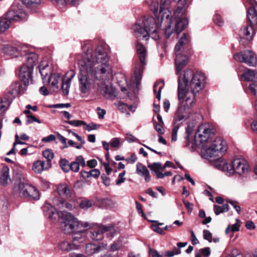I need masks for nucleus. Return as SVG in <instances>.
I'll return each mask as SVG.
<instances>
[{
	"label": "nucleus",
	"mask_w": 257,
	"mask_h": 257,
	"mask_svg": "<svg viewBox=\"0 0 257 257\" xmlns=\"http://www.w3.org/2000/svg\"><path fill=\"white\" fill-rule=\"evenodd\" d=\"M76 59L79 69L78 74L79 89L86 93L97 86L105 95L111 96L114 88L111 84L113 71L108 63V57L102 46H98L94 53L87 48L82 58L77 55Z\"/></svg>",
	"instance_id": "1"
},
{
	"label": "nucleus",
	"mask_w": 257,
	"mask_h": 257,
	"mask_svg": "<svg viewBox=\"0 0 257 257\" xmlns=\"http://www.w3.org/2000/svg\"><path fill=\"white\" fill-rule=\"evenodd\" d=\"M171 0H150L148 5L151 10L156 16L160 15L158 22L153 17H145L138 19L132 27V31L138 40L147 41L150 38L157 40L159 38L158 29L162 24H166L165 36L169 38L173 35H178L184 29L187 21L184 20L182 26L179 23H173V20L170 18L171 12L169 10Z\"/></svg>",
	"instance_id": "2"
},
{
	"label": "nucleus",
	"mask_w": 257,
	"mask_h": 257,
	"mask_svg": "<svg viewBox=\"0 0 257 257\" xmlns=\"http://www.w3.org/2000/svg\"><path fill=\"white\" fill-rule=\"evenodd\" d=\"M205 77L202 73L193 75L190 70L184 72L178 79V97L179 103L174 116V123L188 119L193 112L196 94L203 87Z\"/></svg>",
	"instance_id": "3"
},
{
	"label": "nucleus",
	"mask_w": 257,
	"mask_h": 257,
	"mask_svg": "<svg viewBox=\"0 0 257 257\" xmlns=\"http://www.w3.org/2000/svg\"><path fill=\"white\" fill-rule=\"evenodd\" d=\"M45 215L49 219L56 221L59 217L63 221L61 222L60 227L66 234L71 233L80 228H88L91 225L87 221H79L71 213L62 211L58 212L56 209L50 204L46 203L43 206Z\"/></svg>",
	"instance_id": "4"
},
{
	"label": "nucleus",
	"mask_w": 257,
	"mask_h": 257,
	"mask_svg": "<svg viewBox=\"0 0 257 257\" xmlns=\"http://www.w3.org/2000/svg\"><path fill=\"white\" fill-rule=\"evenodd\" d=\"M220 168L226 172L229 175L236 173L239 175H246L250 171L247 161L242 158H235L230 163L220 162Z\"/></svg>",
	"instance_id": "5"
},
{
	"label": "nucleus",
	"mask_w": 257,
	"mask_h": 257,
	"mask_svg": "<svg viewBox=\"0 0 257 257\" xmlns=\"http://www.w3.org/2000/svg\"><path fill=\"white\" fill-rule=\"evenodd\" d=\"M226 150V142L221 138H216L212 145L202 152V155L207 160L218 161Z\"/></svg>",
	"instance_id": "6"
},
{
	"label": "nucleus",
	"mask_w": 257,
	"mask_h": 257,
	"mask_svg": "<svg viewBox=\"0 0 257 257\" xmlns=\"http://www.w3.org/2000/svg\"><path fill=\"white\" fill-rule=\"evenodd\" d=\"M136 49L139 60L136 63L134 83L136 87L139 89L143 73L147 64V50L146 48L139 42L137 44Z\"/></svg>",
	"instance_id": "7"
},
{
	"label": "nucleus",
	"mask_w": 257,
	"mask_h": 257,
	"mask_svg": "<svg viewBox=\"0 0 257 257\" xmlns=\"http://www.w3.org/2000/svg\"><path fill=\"white\" fill-rule=\"evenodd\" d=\"M91 225L86 229H90L89 231L90 236L93 240H100L103 238L104 232H109L108 235L112 238L116 233L114 226L112 224L99 225L93 223H89ZM87 233L88 232H87Z\"/></svg>",
	"instance_id": "8"
},
{
	"label": "nucleus",
	"mask_w": 257,
	"mask_h": 257,
	"mask_svg": "<svg viewBox=\"0 0 257 257\" xmlns=\"http://www.w3.org/2000/svg\"><path fill=\"white\" fill-rule=\"evenodd\" d=\"M15 189L19 191L20 195L29 199L38 200L40 194L37 189L28 184L23 178H20L19 182L15 183Z\"/></svg>",
	"instance_id": "9"
},
{
	"label": "nucleus",
	"mask_w": 257,
	"mask_h": 257,
	"mask_svg": "<svg viewBox=\"0 0 257 257\" xmlns=\"http://www.w3.org/2000/svg\"><path fill=\"white\" fill-rule=\"evenodd\" d=\"M189 42V38L187 35L184 33L181 38L179 40L178 42L175 47V53L176 55L175 65L177 74H179L183 68L185 66L187 61V57L186 55L182 54L184 45L187 44Z\"/></svg>",
	"instance_id": "10"
},
{
	"label": "nucleus",
	"mask_w": 257,
	"mask_h": 257,
	"mask_svg": "<svg viewBox=\"0 0 257 257\" xmlns=\"http://www.w3.org/2000/svg\"><path fill=\"white\" fill-rule=\"evenodd\" d=\"M1 51L5 55L12 58L22 57L23 53L28 51V47L25 45L4 44L0 46Z\"/></svg>",
	"instance_id": "11"
},
{
	"label": "nucleus",
	"mask_w": 257,
	"mask_h": 257,
	"mask_svg": "<svg viewBox=\"0 0 257 257\" xmlns=\"http://www.w3.org/2000/svg\"><path fill=\"white\" fill-rule=\"evenodd\" d=\"M6 17L10 22H14L26 20L28 18V15L23 9L22 6L14 5L7 12Z\"/></svg>",
	"instance_id": "12"
},
{
	"label": "nucleus",
	"mask_w": 257,
	"mask_h": 257,
	"mask_svg": "<svg viewBox=\"0 0 257 257\" xmlns=\"http://www.w3.org/2000/svg\"><path fill=\"white\" fill-rule=\"evenodd\" d=\"M235 60L244 63L249 66H255L257 64V58L251 50H244L234 55Z\"/></svg>",
	"instance_id": "13"
},
{
	"label": "nucleus",
	"mask_w": 257,
	"mask_h": 257,
	"mask_svg": "<svg viewBox=\"0 0 257 257\" xmlns=\"http://www.w3.org/2000/svg\"><path fill=\"white\" fill-rule=\"evenodd\" d=\"M212 134V130L209 124H202L198 128L195 135V139L200 143L207 142L210 138Z\"/></svg>",
	"instance_id": "14"
},
{
	"label": "nucleus",
	"mask_w": 257,
	"mask_h": 257,
	"mask_svg": "<svg viewBox=\"0 0 257 257\" xmlns=\"http://www.w3.org/2000/svg\"><path fill=\"white\" fill-rule=\"evenodd\" d=\"M33 68L24 64L20 69L19 77L25 86H27L32 79V72Z\"/></svg>",
	"instance_id": "15"
},
{
	"label": "nucleus",
	"mask_w": 257,
	"mask_h": 257,
	"mask_svg": "<svg viewBox=\"0 0 257 257\" xmlns=\"http://www.w3.org/2000/svg\"><path fill=\"white\" fill-rule=\"evenodd\" d=\"M72 237V243L73 246L75 247L76 249H78L81 244L83 243L86 239V235L87 234V229L85 228L79 229L73 232Z\"/></svg>",
	"instance_id": "16"
},
{
	"label": "nucleus",
	"mask_w": 257,
	"mask_h": 257,
	"mask_svg": "<svg viewBox=\"0 0 257 257\" xmlns=\"http://www.w3.org/2000/svg\"><path fill=\"white\" fill-rule=\"evenodd\" d=\"M107 244L103 243L98 244L89 243L86 245V253L90 255L98 253L106 249Z\"/></svg>",
	"instance_id": "17"
},
{
	"label": "nucleus",
	"mask_w": 257,
	"mask_h": 257,
	"mask_svg": "<svg viewBox=\"0 0 257 257\" xmlns=\"http://www.w3.org/2000/svg\"><path fill=\"white\" fill-rule=\"evenodd\" d=\"M254 34V31L252 25L249 24L243 26L240 30L239 36L241 39L246 40H251Z\"/></svg>",
	"instance_id": "18"
},
{
	"label": "nucleus",
	"mask_w": 257,
	"mask_h": 257,
	"mask_svg": "<svg viewBox=\"0 0 257 257\" xmlns=\"http://www.w3.org/2000/svg\"><path fill=\"white\" fill-rule=\"evenodd\" d=\"M22 57L25 59V63L24 64H26L32 68H34L38 61V55L35 53L30 52L28 49L27 52L23 53Z\"/></svg>",
	"instance_id": "19"
},
{
	"label": "nucleus",
	"mask_w": 257,
	"mask_h": 257,
	"mask_svg": "<svg viewBox=\"0 0 257 257\" xmlns=\"http://www.w3.org/2000/svg\"><path fill=\"white\" fill-rule=\"evenodd\" d=\"M251 5L252 7L248 9L247 16L250 24L253 26L257 24V3L252 1Z\"/></svg>",
	"instance_id": "20"
},
{
	"label": "nucleus",
	"mask_w": 257,
	"mask_h": 257,
	"mask_svg": "<svg viewBox=\"0 0 257 257\" xmlns=\"http://www.w3.org/2000/svg\"><path fill=\"white\" fill-rule=\"evenodd\" d=\"M177 3L176 9L175 10V16L183 15L186 9L191 4V0H174Z\"/></svg>",
	"instance_id": "21"
},
{
	"label": "nucleus",
	"mask_w": 257,
	"mask_h": 257,
	"mask_svg": "<svg viewBox=\"0 0 257 257\" xmlns=\"http://www.w3.org/2000/svg\"><path fill=\"white\" fill-rule=\"evenodd\" d=\"M60 80V75L59 73H51L47 81V85L53 90L56 91L59 89V82Z\"/></svg>",
	"instance_id": "22"
},
{
	"label": "nucleus",
	"mask_w": 257,
	"mask_h": 257,
	"mask_svg": "<svg viewBox=\"0 0 257 257\" xmlns=\"http://www.w3.org/2000/svg\"><path fill=\"white\" fill-rule=\"evenodd\" d=\"M51 167V163L41 160L35 161L33 165L32 170L37 174H40L43 171L47 170Z\"/></svg>",
	"instance_id": "23"
},
{
	"label": "nucleus",
	"mask_w": 257,
	"mask_h": 257,
	"mask_svg": "<svg viewBox=\"0 0 257 257\" xmlns=\"http://www.w3.org/2000/svg\"><path fill=\"white\" fill-rule=\"evenodd\" d=\"M22 86L19 82H14L12 84L10 87L7 94L6 95L10 98V99L13 100V98L19 93L23 92Z\"/></svg>",
	"instance_id": "24"
},
{
	"label": "nucleus",
	"mask_w": 257,
	"mask_h": 257,
	"mask_svg": "<svg viewBox=\"0 0 257 257\" xmlns=\"http://www.w3.org/2000/svg\"><path fill=\"white\" fill-rule=\"evenodd\" d=\"M136 172L139 175L144 177L147 182L151 181V176L149 170L145 165L141 163H138L136 165Z\"/></svg>",
	"instance_id": "25"
},
{
	"label": "nucleus",
	"mask_w": 257,
	"mask_h": 257,
	"mask_svg": "<svg viewBox=\"0 0 257 257\" xmlns=\"http://www.w3.org/2000/svg\"><path fill=\"white\" fill-rule=\"evenodd\" d=\"M241 77L246 81H257V71L249 68H246L241 74Z\"/></svg>",
	"instance_id": "26"
},
{
	"label": "nucleus",
	"mask_w": 257,
	"mask_h": 257,
	"mask_svg": "<svg viewBox=\"0 0 257 257\" xmlns=\"http://www.w3.org/2000/svg\"><path fill=\"white\" fill-rule=\"evenodd\" d=\"M10 181V169L8 166H4L0 173V183L3 186H6Z\"/></svg>",
	"instance_id": "27"
},
{
	"label": "nucleus",
	"mask_w": 257,
	"mask_h": 257,
	"mask_svg": "<svg viewBox=\"0 0 257 257\" xmlns=\"http://www.w3.org/2000/svg\"><path fill=\"white\" fill-rule=\"evenodd\" d=\"M58 194L64 197L69 198L71 196L72 191L69 186L66 184H61L57 187Z\"/></svg>",
	"instance_id": "28"
},
{
	"label": "nucleus",
	"mask_w": 257,
	"mask_h": 257,
	"mask_svg": "<svg viewBox=\"0 0 257 257\" xmlns=\"http://www.w3.org/2000/svg\"><path fill=\"white\" fill-rule=\"evenodd\" d=\"M74 76L73 72H71V76L68 78H65L62 80L61 89L63 94L65 96L68 95L69 92V89L71 86V81Z\"/></svg>",
	"instance_id": "29"
},
{
	"label": "nucleus",
	"mask_w": 257,
	"mask_h": 257,
	"mask_svg": "<svg viewBox=\"0 0 257 257\" xmlns=\"http://www.w3.org/2000/svg\"><path fill=\"white\" fill-rule=\"evenodd\" d=\"M73 244L70 241H63L61 242L59 245V248L63 251H69L71 250L76 249L75 246H73Z\"/></svg>",
	"instance_id": "30"
},
{
	"label": "nucleus",
	"mask_w": 257,
	"mask_h": 257,
	"mask_svg": "<svg viewBox=\"0 0 257 257\" xmlns=\"http://www.w3.org/2000/svg\"><path fill=\"white\" fill-rule=\"evenodd\" d=\"M39 71L43 81L45 82L47 76L50 73V69L47 63L41 64L39 66Z\"/></svg>",
	"instance_id": "31"
},
{
	"label": "nucleus",
	"mask_w": 257,
	"mask_h": 257,
	"mask_svg": "<svg viewBox=\"0 0 257 257\" xmlns=\"http://www.w3.org/2000/svg\"><path fill=\"white\" fill-rule=\"evenodd\" d=\"M13 100L10 99L9 97L6 95L3 98L0 99V111L4 112L6 111L9 107L10 103Z\"/></svg>",
	"instance_id": "32"
},
{
	"label": "nucleus",
	"mask_w": 257,
	"mask_h": 257,
	"mask_svg": "<svg viewBox=\"0 0 257 257\" xmlns=\"http://www.w3.org/2000/svg\"><path fill=\"white\" fill-rule=\"evenodd\" d=\"M229 210V206L227 204H223L222 206L214 205V211L216 215L221 213L227 212Z\"/></svg>",
	"instance_id": "33"
},
{
	"label": "nucleus",
	"mask_w": 257,
	"mask_h": 257,
	"mask_svg": "<svg viewBox=\"0 0 257 257\" xmlns=\"http://www.w3.org/2000/svg\"><path fill=\"white\" fill-rule=\"evenodd\" d=\"M58 201L57 199H55L53 200L54 203L59 208H66L68 210H72L73 208V205L71 204L70 203L64 201V200H61L59 201V203H57V201Z\"/></svg>",
	"instance_id": "34"
},
{
	"label": "nucleus",
	"mask_w": 257,
	"mask_h": 257,
	"mask_svg": "<svg viewBox=\"0 0 257 257\" xmlns=\"http://www.w3.org/2000/svg\"><path fill=\"white\" fill-rule=\"evenodd\" d=\"M10 22L6 18H0V32H4L10 27Z\"/></svg>",
	"instance_id": "35"
},
{
	"label": "nucleus",
	"mask_w": 257,
	"mask_h": 257,
	"mask_svg": "<svg viewBox=\"0 0 257 257\" xmlns=\"http://www.w3.org/2000/svg\"><path fill=\"white\" fill-rule=\"evenodd\" d=\"M182 15H178L175 16V14H173V16L170 17V18H172L173 20V23H179V26H182L183 24L182 22L184 20H186L187 21V24L184 26V29L187 27L188 24V21L185 18L182 17Z\"/></svg>",
	"instance_id": "36"
},
{
	"label": "nucleus",
	"mask_w": 257,
	"mask_h": 257,
	"mask_svg": "<svg viewBox=\"0 0 257 257\" xmlns=\"http://www.w3.org/2000/svg\"><path fill=\"white\" fill-rule=\"evenodd\" d=\"M60 166L62 170L65 172H68L70 170V164L66 159H61L59 162Z\"/></svg>",
	"instance_id": "37"
},
{
	"label": "nucleus",
	"mask_w": 257,
	"mask_h": 257,
	"mask_svg": "<svg viewBox=\"0 0 257 257\" xmlns=\"http://www.w3.org/2000/svg\"><path fill=\"white\" fill-rule=\"evenodd\" d=\"M22 1L28 8L36 7L41 3V0H22Z\"/></svg>",
	"instance_id": "38"
},
{
	"label": "nucleus",
	"mask_w": 257,
	"mask_h": 257,
	"mask_svg": "<svg viewBox=\"0 0 257 257\" xmlns=\"http://www.w3.org/2000/svg\"><path fill=\"white\" fill-rule=\"evenodd\" d=\"M43 155L47 159L46 162L51 163L54 158V153L50 149H46L43 152Z\"/></svg>",
	"instance_id": "39"
},
{
	"label": "nucleus",
	"mask_w": 257,
	"mask_h": 257,
	"mask_svg": "<svg viewBox=\"0 0 257 257\" xmlns=\"http://www.w3.org/2000/svg\"><path fill=\"white\" fill-rule=\"evenodd\" d=\"M92 206V203L90 200L87 199L82 200L80 203L79 206L83 209H87Z\"/></svg>",
	"instance_id": "40"
},
{
	"label": "nucleus",
	"mask_w": 257,
	"mask_h": 257,
	"mask_svg": "<svg viewBox=\"0 0 257 257\" xmlns=\"http://www.w3.org/2000/svg\"><path fill=\"white\" fill-rule=\"evenodd\" d=\"M114 105L122 112H125L127 109V105L120 101L115 102Z\"/></svg>",
	"instance_id": "41"
},
{
	"label": "nucleus",
	"mask_w": 257,
	"mask_h": 257,
	"mask_svg": "<svg viewBox=\"0 0 257 257\" xmlns=\"http://www.w3.org/2000/svg\"><path fill=\"white\" fill-rule=\"evenodd\" d=\"M148 167L153 172H156L158 171L159 170H161V164L160 163H154L152 164L148 165Z\"/></svg>",
	"instance_id": "42"
},
{
	"label": "nucleus",
	"mask_w": 257,
	"mask_h": 257,
	"mask_svg": "<svg viewBox=\"0 0 257 257\" xmlns=\"http://www.w3.org/2000/svg\"><path fill=\"white\" fill-rule=\"evenodd\" d=\"M239 225L237 222L232 226L229 225L225 230V232L228 233L230 231L234 232L239 230Z\"/></svg>",
	"instance_id": "43"
},
{
	"label": "nucleus",
	"mask_w": 257,
	"mask_h": 257,
	"mask_svg": "<svg viewBox=\"0 0 257 257\" xmlns=\"http://www.w3.org/2000/svg\"><path fill=\"white\" fill-rule=\"evenodd\" d=\"M85 127V128L88 131H91L92 130H95L98 129L100 127L99 124H95L93 123H90L89 124H83Z\"/></svg>",
	"instance_id": "44"
},
{
	"label": "nucleus",
	"mask_w": 257,
	"mask_h": 257,
	"mask_svg": "<svg viewBox=\"0 0 257 257\" xmlns=\"http://www.w3.org/2000/svg\"><path fill=\"white\" fill-rule=\"evenodd\" d=\"M18 144L25 145V144H26V143L24 142L21 141L20 140H19L17 141H15L14 143L13 148L9 152H8L7 153V155H10L12 154H16L15 147H16V146Z\"/></svg>",
	"instance_id": "45"
},
{
	"label": "nucleus",
	"mask_w": 257,
	"mask_h": 257,
	"mask_svg": "<svg viewBox=\"0 0 257 257\" xmlns=\"http://www.w3.org/2000/svg\"><path fill=\"white\" fill-rule=\"evenodd\" d=\"M33 122H36L38 123H40L41 122V121L37 119L35 116H34L33 115H28L27 116V120L26 122L28 124L31 123Z\"/></svg>",
	"instance_id": "46"
},
{
	"label": "nucleus",
	"mask_w": 257,
	"mask_h": 257,
	"mask_svg": "<svg viewBox=\"0 0 257 257\" xmlns=\"http://www.w3.org/2000/svg\"><path fill=\"white\" fill-rule=\"evenodd\" d=\"M214 21L215 23L219 26H222L223 24V23H224V21H223L222 18H221V17L217 14H216L215 15L214 18Z\"/></svg>",
	"instance_id": "47"
},
{
	"label": "nucleus",
	"mask_w": 257,
	"mask_h": 257,
	"mask_svg": "<svg viewBox=\"0 0 257 257\" xmlns=\"http://www.w3.org/2000/svg\"><path fill=\"white\" fill-rule=\"evenodd\" d=\"M121 243H120V239L117 241L114 242L110 246V250L115 251L118 250L121 247Z\"/></svg>",
	"instance_id": "48"
},
{
	"label": "nucleus",
	"mask_w": 257,
	"mask_h": 257,
	"mask_svg": "<svg viewBox=\"0 0 257 257\" xmlns=\"http://www.w3.org/2000/svg\"><path fill=\"white\" fill-rule=\"evenodd\" d=\"M68 123L71 124V125L74 126H79L81 125L86 124V123L82 120H69L66 121Z\"/></svg>",
	"instance_id": "49"
},
{
	"label": "nucleus",
	"mask_w": 257,
	"mask_h": 257,
	"mask_svg": "<svg viewBox=\"0 0 257 257\" xmlns=\"http://www.w3.org/2000/svg\"><path fill=\"white\" fill-rule=\"evenodd\" d=\"M248 89L252 94L257 97V85L254 83H251L249 85Z\"/></svg>",
	"instance_id": "50"
},
{
	"label": "nucleus",
	"mask_w": 257,
	"mask_h": 257,
	"mask_svg": "<svg viewBox=\"0 0 257 257\" xmlns=\"http://www.w3.org/2000/svg\"><path fill=\"white\" fill-rule=\"evenodd\" d=\"M151 228L154 231L160 234L164 235L165 233L163 229L158 226V225H156L155 224L153 223L151 225Z\"/></svg>",
	"instance_id": "51"
},
{
	"label": "nucleus",
	"mask_w": 257,
	"mask_h": 257,
	"mask_svg": "<svg viewBox=\"0 0 257 257\" xmlns=\"http://www.w3.org/2000/svg\"><path fill=\"white\" fill-rule=\"evenodd\" d=\"M125 173V171H123V172L119 173L118 179L116 181V184L117 185H120L124 182L125 180V178L124 177Z\"/></svg>",
	"instance_id": "52"
},
{
	"label": "nucleus",
	"mask_w": 257,
	"mask_h": 257,
	"mask_svg": "<svg viewBox=\"0 0 257 257\" xmlns=\"http://www.w3.org/2000/svg\"><path fill=\"white\" fill-rule=\"evenodd\" d=\"M179 125H176L173 128L172 133V140L173 141H176L177 139V132L179 130Z\"/></svg>",
	"instance_id": "53"
},
{
	"label": "nucleus",
	"mask_w": 257,
	"mask_h": 257,
	"mask_svg": "<svg viewBox=\"0 0 257 257\" xmlns=\"http://www.w3.org/2000/svg\"><path fill=\"white\" fill-rule=\"evenodd\" d=\"M227 202L231 204L233 207V208L235 209L238 214H240V207L239 205H237V202L233 200H229L227 201Z\"/></svg>",
	"instance_id": "54"
},
{
	"label": "nucleus",
	"mask_w": 257,
	"mask_h": 257,
	"mask_svg": "<svg viewBox=\"0 0 257 257\" xmlns=\"http://www.w3.org/2000/svg\"><path fill=\"white\" fill-rule=\"evenodd\" d=\"M163 125L162 123H156L155 125V128L156 131L160 135H163L164 134V129L163 128Z\"/></svg>",
	"instance_id": "55"
},
{
	"label": "nucleus",
	"mask_w": 257,
	"mask_h": 257,
	"mask_svg": "<svg viewBox=\"0 0 257 257\" xmlns=\"http://www.w3.org/2000/svg\"><path fill=\"white\" fill-rule=\"evenodd\" d=\"M79 166L77 162L73 161L70 164V170L73 172H77L79 170Z\"/></svg>",
	"instance_id": "56"
},
{
	"label": "nucleus",
	"mask_w": 257,
	"mask_h": 257,
	"mask_svg": "<svg viewBox=\"0 0 257 257\" xmlns=\"http://www.w3.org/2000/svg\"><path fill=\"white\" fill-rule=\"evenodd\" d=\"M203 237L206 240H207L209 242L212 241V234L208 230H204L203 231Z\"/></svg>",
	"instance_id": "57"
},
{
	"label": "nucleus",
	"mask_w": 257,
	"mask_h": 257,
	"mask_svg": "<svg viewBox=\"0 0 257 257\" xmlns=\"http://www.w3.org/2000/svg\"><path fill=\"white\" fill-rule=\"evenodd\" d=\"M97 114L98 118L102 119L104 118L105 114H106V110L104 109H102L99 107L97 108Z\"/></svg>",
	"instance_id": "58"
},
{
	"label": "nucleus",
	"mask_w": 257,
	"mask_h": 257,
	"mask_svg": "<svg viewBox=\"0 0 257 257\" xmlns=\"http://www.w3.org/2000/svg\"><path fill=\"white\" fill-rule=\"evenodd\" d=\"M76 162H77L79 165H81L82 166H85V161L82 156H77L76 158V160L75 161Z\"/></svg>",
	"instance_id": "59"
},
{
	"label": "nucleus",
	"mask_w": 257,
	"mask_h": 257,
	"mask_svg": "<svg viewBox=\"0 0 257 257\" xmlns=\"http://www.w3.org/2000/svg\"><path fill=\"white\" fill-rule=\"evenodd\" d=\"M56 139V137L54 135H50L49 136L44 137L42 139L43 142H49L54 141Z\"/></svg>",
	"instance_id": "60"
},
{
	"label": "nucleus",
	"mask_w": 257,
	"mask_h": 257,
	"mask_svg": "<svg viewBox=\"0 0 257 257\" xmlns=\"http://www.w3.org/2000/svg\"><path fill=\"white\" fill-rule=\"evenodd\" d=\"M200 252L205 256H208L210 254V248L205 247L200 249Z\"/></svg>",
	"instance_id": "61"
},
{
	"label": "nucleus",
	"mask_w": 257,
	"mask_h": 257,
	"mask_svg": "<svg viewBox=\"0 0 257 257\" xmlns=\"http://www.w3.org/2000/svg\"><path fill=\"white\" fill-rule=\"evenodd\" d=\"M183 202L187 209L188 212H191L193 209V204L187 200H183Z\"/></svg>",
	"instance_id": "62"
},
{
	"label": "nucleus",
	"mask_w": 257,
	"mask_h": 257,
	"mask_svg": "<svg viewBox=\"0 0 257 257\" xmlns=\"http://www.w3.org/2000/svg\"><path fill=\"white\" fill-rule=\"evenodd\" d=\"M191 242L193 245H196L199 243V241L196 238L195 233H194L193 231H191Z\"/></svg>",
	"instance_id": "63"
},
{
	"label": "nucleus",
	"mask_w": 257,
	"mask_h": 257,
	"mask_svg": "<svg viewBox=\"0 0 257 257\" xmlns=\"http://www.w3.org/2000/svg\"><path fill=\"white\" fill-rule=\"evenodd\" d=\"M149 254L152 256V257H162V255H160L156 250L154 249L150 248Z\"/></svg>",
	"instance_id": "64"
}]
</instances>
